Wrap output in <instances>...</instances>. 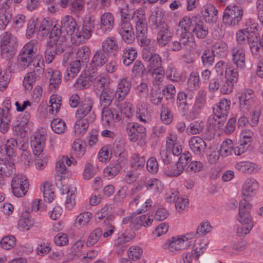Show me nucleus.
I'll use <instances>...</instances> for the list:
<instances>
[{
  "label": "nucleus",
  "mask_w": 263,
  "mask_h": 263,
  "mask_svg": "<svg viewBox=\"0 0 263 263\" xmlns=\"http://www.w3.org/2000/svg\"><path fill=\"white\" fill-rule=\"evenodd\" d=\"M36 50V42L35 40L30 41L24 46L18 58L17 65L21 70L31 65V62L37 59L35 57Z\"/></svg>",
  "instance_id": "nucleus-1"
},
{
  "label": "nucleus",
  "mask_w": 263,
  "mask_h": 263,
  "mask_svg": "<svg viewBox=\"0 0 263 263\" xmlns=\"http://www.w3.org/2000/svg\"><path fill=\"white\" fill-rule=\"evenodd\" d=\"M16 38L10 33L6 32L2 36L1 47L2 57L6 60H11L15 54L17 45Z\"/></svg>",
  "instance_id": "nucleus-2"
},
{
  "label": "nucleus",
  "mask_w": 263,
  "mask_h": 263,
  "mask_svg": "<svg viewBox=\"0 0 263 263\" xmlns=\"http://www.w3.org/2000/svg\"><path fill=\"white\" fill-rule=\"evenodd\" d=\"M243 13L242 8L239 5L228 6L223 11V22L228 26H234L241 21Z\"/></svg>",
  "instance_id": "nucleus-3"
},
{
  "label": "nucleus",
  "mask_w": 263,
  "mask_h": 263,
  "mask_svg": "<svg viewBox=\"0 0 263 263\" xmlns=\"http://www.w3.org/2000/svg\"><path fill=\"white\" fill-rule=\"evenodd\" d=\"M95 25L94 20L90 17H85L83 22L81 32L77 31L75 35L71 37L72 44L79 45L88 40L92 35Z\"/></svg>",
  "instance_id": "nucleus-4"
},
{
  "label": "nucleus",
  "mask_w": 263,
  "mask_h": 263,
  "mask_svg": "<svg viewBox=\"0 0 263 263\" xmlns=\"http://www.w3.org/2000/svg\"><path fill=\"white\" fill-rule=\"evenodd\" d=\"M93 102L89 99L83 101L76 112L77 119H82L93 122L96 119L95 111L92 110Z\"/></svg>",
  "instance_id": "nucleus-5"
},
{
  "label": "nucleus",
  "mask_w": 263,
  "mask_h": 263,
  "mask_svg": "<svg viewBox=\"0 0 263 263\" xmlns=\"http://www.w3.org/2000/svg\"><path fill=\"white\" fill-rule=\"evenodd\" d=\"M28 186V182L26 176L17 174L13 177L11 181V189L15 196L20 197L24 196L27 192Z\"/></svg>",
  "instance_id": "nucleus-6"
},
{
  "label": "nucleus",
  "mask_w": 263,
  "mask_h": 263,
  "mask_svg": "<svg viewBox=\"0 0 263 263\" xmlns=\"http://www.w3.org/2000/svg\"><path fill=\"white\" fill-rule=\"evenodd\" d=\"M60 35L61 31L56 28H53L49 34L46 49L45 51V60L48 63H51L54 60L55 55L57 54L54 51V44L58 41Z\"/></svg>",
  "instance_id": "nucleus-7"
},
{
  "label": "nucleus",
  "mask_w": 263,
  "mask_h": 263,
  "mask_svg": "<svg viewBox=\"0 0 263 263\" xmlns=\"http://www.w3.org/2000/svg\"><path fill=\"white\" fill-rule=\"evenodd\" d=\"M252 206L245 199L241 200L239 202L238 220L241 224L253 226L252 218L250 213Z\"/></svg>",
  "instance_id": "nucleus-8"
},
{
  "label": "nucleus",
  "mask_w": 263,
  "mask_h": 263,
  "mask_svg": "<svg viewBox=\"0 0 263 263\" xmlns=\"http://www.w3.org/2000/svg\"><path fill=\"white\" fill-rule=\"evenodd\" d=\"M4 105L6 109L0 108V131L3 134L6 133L9 130L12 119L10 113L11 108L10 100H5Z\"/></svg>",
  "instance_id": "nucleus-9"
},
{
  "label": "nucleus",
  "mask_w": 263,
  "mask_h": 263,
  "mask_svg": "<svg viewBox=\"0 0 263 263\" xmlns=\"http://www.w3.org/2000/svg\"><path fill=\"white\" fill-rule=\"evenodd\" d=\"M253 91L246 90L239 97L240 110L243 115H248L252 110L253 104Z\"/></svg>",
  "instance_id": "nucleus-10"
},
{
  "label": "nucleus",
  "mask_w": 263,
  "mask_h": 263,
  "mask_svg": "<svg viewBox=\"0 0 263 263\" xmlns=\"http://www.w3.org/2000/svg\"><path fill=\"white\" fill-rule=\"evenodd\" d=\"M163 248L170 252L175 254L180 250L187 248V245L184 244V241L179 236L172 237L168 239L163 245Z\"/></svg>",
  "instance_id": "nucleus-11"
},
{
  "label": "nucleus",
  "mask_w": 263,
  "mask_h": 263,
  "mask_svg": "<svg viewBox=\"0 0 263 263\" xmlns=\"http://www.w3.org/2000/svg\"><path fill=\"white\" fill-rule=\"evenodd\" d=\"M97 71V69L96 68H92L91 70H89L88 73L86 72H82L74 84V86L79 89L88 88L91 85L93 77L96 75Z\"/></svg>",
  "instance_id": "nucleus-12"
},
{
  "label": "nucleus",
  "mask_w": 263,
  "mask_h": 263,
  "mask_svg": "<svg viewBox=\"0 0 263 263\" xmlns=\"http://www.w3.org/2000/svg\"><path fill=\"white\" fill-rule=\"evenodd\" d=\"M61 34L63 32L69 35L73 36L76 31L78 30L77 23L75 19L71 16L65 15L61 21Z\"/></svg>",
  "instance_id": "nucleus-13"
},
{
  "label": "nucleus",
  "mask_w": 263,
  "mask_h": 263,
  "mask_svg": "<svg viewBox=\"0 0 263 263\" xmlns=\"http://www.w3.org/2000/svg\"><path fill=\"white\" fill-rule=\"evenodd\" d=\"M193 33L200 39H204L209 33L208 28L200 15L193 16Z\"/></svg>",
  "instance_id": "nucleus-14"
},
{
  "label": "nucleus",
  "mask_w": 263,
  "mask_h": 263,
  "mask_svg": "<svg viewBox=\"0 0 263 263\" xmlns=\"http://www.w3.org/2000/svg\"><path fill=\"white\" fill-rule=\"evenodd\" d=\"M118 32L126 43H132L135 39L133 26L129 22H120L118 27Z\"/></svg>",
  "instance_id": "nucleus-15"
},
{
  "label": "nucleus",
  "mask_w": 263,
  "mask_h": 263,
  "mask_svg": "<svg viewBox=\"0 0 263 263\" xmlns=\"http://www.w3.org/2000/svg\"><path fill=\"white\" fill-rule=\"evenodd\" d=\"M46 141L45 136L40 132L34 133L31 140V145L34 155L40 156L43 153Z\"/></svg>",
  "instance_id": "nucleus-16"
},
{
  "label": "nucleus",
  "mask_w": 263,
  "mask_h": 263,
  "mask_svg": "<svg viewBox=\"0 0 263 263\" xmlns=\"http://www.w3.org/2000/svg\"><path fill=\"white\" fill-rule=\"evenodd\" d=\"M206 92L204 90H200L198 91L192 109L190 112V114L193 118H196L204 108L206 104Z\"/></svg>",
  "instance_id": "nucleus-17"
},
{
  "label": "nucleus",
  "mask_w": 263,
  "mask_h": 263,
  "mask_svg": "<svg viewBox=\"0 0 263 263\" xmlns=\"http://www.w3.org/2000/svg\"><path fill=\"white\" fill-rule=\"evenodd\" d=\"M128 129L129 139L135 142L138 140L143 139L146 136V128L137 123H134Z\"/></svg>",
  "instance_id": "nucleus-18"
},
{
  "label": "nucleus",
  "mask_w": 263,
  "mask_h": 263,
  "mask_svg": "<svg viewBox=\"0 0 263 263\" xmlns=\"http://www.w3.org/2000/svg\"><path fill=\"white\" fill-rule=\"evenodd\" d=\"M173 37V33L166 24H163L157 36V42L159 46H166Z\"/></svg>",
  "instance_id": "nucleus-19"
},
{
  "label": "nucleus",
  "mask_w": 263,
  "mask_h": 263,
  "mask_svg": "<svg viewBox=\"0 0 263 263\" xmlns=\"http://www.w3.org/2000/svg\"><path fill=\"white\" fill-rule=\"evenodd\" d=\"M232 56L233 63L237 68L243 69L246 67V53L245 50L239 47L235 46L232 49Z\"/></svg>",
  "instance_id": "nucleus-20"
},
{
  "label": "nucleus",
  "mask_w": 263,
  "mask_h": 263,
  "mask_svg": "<svg viewBox=\"0 0 263 263\" xmlns=\"http://www.w3.org/2000/svg\"><path fill=\"white\" fill-rule=\"evenodd\" d=\"M101 49L109 55H116L119 50L116 38L114 36L106 37L102 43Z\"/></svg>",
  "instance_id": "nucleus-21"
},
{
  "label": "nucleus",
  "mask_w": 263,
  "mask_h": 263,
  "mask_svg": "<svg viewBox=\"0 0 263 263\" xmlns=\"http://www.w3.org/2000/svg\"><path fill=\"white\" fill-rule=\"evenodd\" d=\"M258 189V182L254 178H248L242 186L241 194L243 199L251 197Z\"/></svg>",
  "instance_id": "nucleus-22"
},
{
  "label": "nucleus",
  "mask_w": 263,
  "mask_h": 263,
  "mask_svg": "<svg viewBox=\"0 0 263 263\" xmlns=\"http://www.w3.org/2000/svg\"><path fill=\"white\" fill-rule=\"evenodd\" d=\"M137 38L141 46H147L151 40L147 37V26L146 22L135 25Z\"/></svg>",
  "instance_id": "nucleus-23"
},
{
  "label": "nucleus",
  "mask_w": 263,
  "mask_h": 263,
  "mask_svg": "<svg viewBox=\"0 0 263 263\" xmlns=\"http://www.w3.org/2000/svg\"><path fill=\"white\" fill-rule=\"evenodd\" d=\"M130 86L131 82L129 78H125L120 80L116 92L118 101H121L124 99L130 91Z\"/></svg>",
  "instance_id": "nucleus-24"
},
{
  "label": "nucleus",
  "mask_w": 263,
  "mask_h": 263,
  "mask_svg": "<svg viewBox=\"0 0 263 263\" xmlns=\"http://www.w3.org/2000/svg\"><path fill=\"white\" fill-rule=\"evenodd\" d=\"M46 77H50L49 87L51 90L57 89L61 83V74L59 71H54L52 68L46 69L45 72Z\"/></svg>",
  "instance_id": "nucleus-25"
},
{
  "label": "nucleus",
  "mask_w": 263,
  "mask_h": 263,
  "mask_svg": "<svg viewBox=\"0 0 263 263\" xmlns=\"http://www.w3.org/2000/svg\"><path fill=\"white\" fill-rule=\"evenodd\" d=\"M102 118L103 121H105L108 124L110 122H118L120 120L119 115V108L117 106V108L112 110L107 106H103L102 112Z\"/></svg>",
  "instance_id": "nucleus-26"
},
{
  "label": "nucleus",
  "mask_w": 263,
  "mask_h": 263,
  "mask_svg": "<svg viewBox=\"0 0 263 263\" xmlns=\"http://www.w3.org/2000/svg\"><path fill=\"white\" fill-rule=\"evenodd\" d=\"M153 221V219L145 215L137 216L135 213H133V219L130 222V227L135 230H138L142 226H149L152 224Z\"/></svg>",
  "instance_id": "nucleus-27"
},
{
  "label": "nucleus",
  "mask_w": 263,
  "mask_h": 263,
  "mask_svg": "<svg viewBox=\"0 0 263 263\" xmlns=\"http://www.w3.org/2000/svg\"><path fill=\"white\" fill-rule=\"evenodd\" d=\"M114 25V17L110 12H105L100 16V28L103 33L110 32Z\"/></svg>",
  "instance_id": "nucleus-28"
},
{
  "label": "nucleus",
  "mask_w": 263,
  "mask_h": 263,
  "mask_svg": "<svg viewBox=\"0 0 263 263\" xmlns=\"http://www.w3.org/2000/svg\"><path fill=\"white\" fill-rule=\"evenodd\" d=\"M247 39L253 57L257 60H260L262 55V52L260 48L261 46L258 43V37L257 34H255L254 36H247Z\"/></svg>",
  "instance_id": "nucleus-29"
},
{
  "label": "nucleus",
  "mask_w": 263,
  "mask_h": 263,
  "mask_svg": "<svg viewBox=\"0 0 263 263\" xmlns=\"http://www.w3.org/2000/svg\"><path fill=\"white\" fill-rule=\"evenodd\" d=\"M189 143L191 150L196 155H200L203 152L206 147L205 142L199 136L192 137Z\"/></svg>",
  "instance_id": "nucleus-30"
},
{
  "label": "nucleus",
  "mask_w": 263,
  "mask_h": 263,
  "mask_svg": "<svg viewBox=\"0 0 263 263\" xmlns=\"http://www.w3.org/2000/svg\"><path fill=\"white\" fill-rule=\"evenodd\" d=\"M54 28L59 29V28L57 27L55 25H53L51 18L49 17L45 18L40 23L38 28V35L42 36V38L46 37Z\"/></svg>",
  "instance_id": "nucleus-31"
},
{
  "label": "nucleus",
  "mask_w": 263,
  "mask_h": 263,
  "mask_svg": "<svg viewBox=\"0 0 263 263\" xmlns=\"http://www.w3.org/2000/svg\"><path fill=\"white\" fill-rule=\"evenodd\" d=\"M205 250L204 247H196L191 252H183L181 255L180 263H191L193 259H198L200 256L202 254Z\"/></svg>",
  "instance_id": "nucleus-32"
},
{
  "label": "nucleus",
  "mask_w": 263,
  "mask_h": 263,
  "mask_svg": "<svg viewBox=\"0 0 263 263\" xmlns=\"http://www.w3.org/2000/svg\"><path fill=\"white\" fill-rule=\"evenodd\" d=\"M202 13L206 23H215L217 20V10L212 5L207 4L205 5L203 7Z\"/></svg>",
  "instance_id": "nucleus-33"
},
{
  "label": "nucleus",
  "mask_w": 263,
  "mask_h": 263,
  "mask_svg": "<svg viewBox=\"0 0 263 263\" xmlns=\"http://www.w3.org/2000/svg\"><path fill=\"white\" fill-rule=\"evenodd\" d=\"M235 168L240 172L251 174L258 172L259 166L251 162L242 161L236 164Z\"/></svg>",
  "instance_id": "nucleus-34"
},
{
  "label": "nucleus",
  "mask_w": 263,
  "mask_h": 263,
  "mask_svg": "<svg viewBox=\"0 0 263 263\" xmlns=\"http://www.w3.org/2000/svg\"><path fill=\"white\" fill-rule=\"evenodd\" d=\"M108 55L102 49L98 50L94 53L91 63L96 69L97 67H101L107 62Z\"/></svg>",
  "instance_id": "nucleus-35"
},
{
  "label": "nucleus",
  "mask_w": 263,
  "mask_h": 263,
  "mask_svg": "<svg viewBox=\"0 0 263 263\" xmlns=\"http://www.w3.org/2000/svg\"><path fill=\"white\" fill-rule=\"evenodd\" d=\"M82 64L81 61L77 60L71 62L65 73L64 80L69 81L76 77L81 69Z\"/></svg>",
  "instance_id": "nucleus-36"
},
{
  "label": "nucleus",
  "mask_w": 263,
  "mask_h": 263,
  "mask_svg": "<svg viewBox=\"0 0 263 263\" xmlns=\"http://www.w3.org/2000/svg\"><path fill=\"white\" fill-rule=\"evenodd\" d=\"M109 78L104 74L96 77L94 80V90L96 93L99 91L109 88Z\"/></svg>",
  "instance_id": "nucleus-37"
},
{
  "label": "nucleus",
  "mask_w": 263,
  "mask_h": 263,
  "mask_svg": "<svg viewBox=\"0 0 263 263\" xmlns=\"http://www.w3.org/2000/svg\"><path fill=\"white\" fill-rule=\"evenodd\" d=\"M163 14L161 10L157 9L152 12L149 18V24L152 29H157L165 24L162 21Z\"/></svg>",
  "instance_id": "nucleus-38"
},
{
  "label": "nucleus",
  "mask_w": 263,
  "mask_h": 263,
  "mask_svg": "<svg viewBox=\"0 0 263 263\" xmlns=\"http://www.w3.org/2000/svg\"><path fill=\"white\" fill-rule=\"evenodd\" d=\"M15 172L14 163L4 159H0V174L3 176L10 177Z\"/></svg>",
  "instance_id": "nucleus-39"
},
{
  "label": "nucleus",
  "mask_w": 263,
  "mask_h": 263,
  "mask_svg": "<svg viewBox=\"0 0 263 263\" xmlns=\"http://www.w3.org/2000/svg\"><path fill=\"white\" fill-rule=\"evenodd\" d=\"M122 170L120 163L117 161L110 163L104 170V176L107 179L115 177Z\"/></svg>",
  "instance_id": "nucleus-40"
},
{
  "label": "nucleus",
  "mask_w": 263,
  "mask_h": 263,
  "mask_svg": "<svg viewBox=\"0 0 263 263\" xmlns=\"http://www.w3.org/2000/svg\"><path fill=\"white\" fill-rule=\"evenodd\" d=\"M230 101L223 99L213 107V112L221 116H224L227 118L229 110L230 108Z\"/></svg>",
  "instance_id": "nucleus-41"
},
{
  "label": "nucleus",
  "mask_w": 263,
  "mask_h": 263,
  "mask_svg": "<svg viewBox=\"0 0 263 263\" xmlns=\"http://www.w3.org/2000/svg\"><path fill=\"white\" fill-rule=\"evenodd\" d=\"M100 103L102 106H109L114 100L115 92V91L109 88L100 91Z\"/></svg>",
  "instance_id": "nucleus-42"
},
{
  "label": "nucleus",
  "mask_w": 263,
  "mask_h": 263,
  "mask_svg": "<svg viewBox=\"0 0 263 263\" xmlns=\"http://www.w3.org/2000/svg\"><path fill=\"white\" fill-rule=\"evenodd\" d=\"M166 148L171 152L174 156H179L182 152L181 146L177 141V138L175 136H170L166 140Z\"/></svg>",
  "instance_id": "nucleus-43"
},
{
  "label": "nucleus",
  "mask_w": 263,
  "mask_h": 263,
  "mask_svg": "<svg viewBox=\"0 0 263 263\" xmlns=\"http://www.w3.org/2000/svg\"><path fill=\"white\" fill-rule=\"evenodd\" d=\"M226 120L227 118L224 116H221L214 112L212 115L209 117L208 123L210 126L216 130L221 127Z\"/></svg>",
  "instance_id": "nucleus-44"
},
{
  "label": "nucleus",
  "mask_w": 263,
  "mask_h": 263,
  "mask_svg": "<svg viewBox=\"0 0 263 263\" xmlns=\"http://www.w3.org/2000/svg\"><path fill=\"white\" fill-rule=\"evenodd\" d=\"M137 56V50L133 48H126L123 50L122 55L123 63L125 66L130 65L136 59Z\"/></svg>",
  "instance_id": "nucleus-45"
},
{
  "label": "nucleus",
  "mask_w": 263,
  "mask_h": 263,
  "mask_svg": "<svg viewBox=\"0 0 263 263\" xmlns=\"http://www.w3.org/2000/svg\"><path fill=\"white\" fill-rule=\"evenodd\" d=\"M146 63L148 71L163 68L162 67L161 58L158 54L154 53L152 57H151L149 60Z\"/></svg>",
  "instance_id": "nucleus-46"
},
{
  "label": "nucleus",
  "mask_w": 263,
  "mask_h": 263,
  "mask_svg": "<svg viewBox=\"0 0 263 263\" xmlns=\"http://www.w3.org/2000/svg\"><path fill=\"white\" fill-rule=\"evenodd\" d=\"M92 217V214L88 212H85L79 215L75 220V227L81 229L86 226Z\"/></svg>",
  "instance_id": "nucleus-47"
},
{
  "label": "nucleus",
  "mask_w": 263,
  "mask_h": 263,
  "mask_svg": "<svg viewBox=\"0 0 263 263\" xmlns=\"http://www.w3.org/2000/svg\"><path fill=\"white\" fill-rule=\"evenodd\" d=\"M86 152L85 144L80 139L76 140L72 144V154L79 158L82 157Z\"/></svg>",
  "instance_id": "nucleus-48"
},
{
  "label": "nucleus",
  "mask_w": 263,
  "mask_h": 263,
  "mask_svg": "<svg viewBox=\"0 0 263 263\" xmlns=\"http://www.w3.org/2000/svg\"><path fill=\"white\" fill-rule=\"evenodd\" d=\"M184 167L178 163L170 164L165 168V174L169 177H175L179 176L183 171Z\"/></svg>",
  "instance_id": "nucleus-49"
},
{
  "label": "nucleus",
  "mask_w": 263,
  "mask_h": 263,
  "mask_svg": "<svg viewBox=\"0 0 263 263\" xmlns=\"http://www.w3.org/2000/svg\"><path fill=\"white\" fill-rule=\"evenodd\" d=\"M18 141L16 139L10 138L7 140L5 147L6 154L10 158L15 156Z\"/></svg>",
  "instance_id": "nucleus-50"
},
{
  "label": "nucleus",
  "mask_w": 263,
  "mask_h": 263,
  "mask_svg": "<svg viewBox=\"0 0 263 263\" xmlns=\"http://www.w3.org/2000/svg\"><path fill=\"white\" fill-rule=\"evenodd\" d=\"M71 163V161L67 156H63L59 158L55 166L57 173L58 174H66V165L70 166Z\"/></svg>",
  "instance_id": "nucleus-51"
},
{
  "label": "nucleus",
  "mask_w": 263,
  "mask_h": 263,
  "mask_svg": "<svg viewBox=\"0 0 263 263\" xmlns=\"http://www.w3.org/2000/svg\"><path fill=\"white\" fill-rule=\"evenodd\" d=\"M70 186L63 187L61 190L63 194H69L67 196L65 201V206L69 210L71 209L75 204V196L74 191Z\"/></svg>",
  "instance_id": "nucleus-52"
},
{
  "label": "nucleus",
  "mask_w": 263,
  "mask_h": 263,
  "mask_svg": "<svg viewBox=\"0 0 263 263\" xmlns=\"http://www.w3.org/2000/svg\"><path fill=\"white\" fill-rule=\"evenodd\" d=\"M12 19V14L6 10V7H2L0 9V28L4 29Z\"/></svg>",
  "instance_id": "nucleus-53"
},
{
  "label": "nucleus",
  "mask_w": 263,
  "mask_h": 263,
  "mask_svg": "<svg viewBox=\"0 0 263 263\" xmlns=\"http://www.w3.org/2000/svg\"><path fill=\"white\" fill-rule=\"evenodd\" d=\"M131 166L136 170L142 168L145 163V159L138 154H132L130 160Z\"/></svg>",
  "instance_id": "nucleus-54"
},
{
  "label": "nucleus",
  "mask_w": 263,
  "mask_h": 263,
  "mask_svg": "<svg viewBox=\"0 0 263 263\" xmlns=\"http://www.w3.org/2000/svg\"><path fill=\"white\" fill-rule=\"evenodd\" d=\"M90 54V50L88 47L83 46L78 50L76 60H79L82 63H87L89 61Z\"/></svg>",
  "instance_id": "nucleus-55"
},
{
  "label": "nucleus",
  "mask_w": 263,
  "mask_h": 263,
  "mask_svg": "<svg viewBox=\"0 0 263 263\" xmlns=\"http://www.w3.org/2000/svg\"><path fill=\"white\" fill-rule=\"evenodd\" d=\"M92 122L85 120L77 119L73 127L75 133L83 135L87 130L89 124Z\"/></svg>",
  "instance_id": "nucleus-56"
},
{
  "label": "nucleus",
  "mask_w": 263,
  "mask_h": 263,
  "mask_svg": "<svg viewBox=\"0 0 263 263\" xmlns=\"http://www.w3.org/2000/svg\"><path fill=\"white\" fill-rule=\"evenodd\" d=\"M145 186L148 190H152L157 194H159L163 189V184L160 180L157 179L147 181Z\"/></svg>",
  "instance_id": "nucleus-57"
},
{
  "label": "nucleus",
  "mask_w": 263,
  "mask_h": 263,
  "mask_svg": "<svg viewBox=\"0 0 263 263\" xmlns=\"http://www.w3.org/2000/svg\"><path fill=\"white\" fill-rule=\"evenodd\" d=\"M215 54L213 51L210 49L204 50L201 55V61L204 67L212 66L214 62Z\"/></svg>",
  "instance_id": "nucleus-58"
},
{
  "label": "nucleus",
  "mask_w": 263,
  "mask_h": 263,
  "mask_svg": "<svg viewBox=\"0 0 263 263\" xmlns=\"http://www.w3.org/2000/svg\"><path fill=\"white\" fill-rule=\"evenodd\" d=\"M204 124L202 121H196L191 123L186 128L187 134L196 135L199 134L203 129Z\"/></svg>",
  "instance_id": "nucleus-59"
},
{
  "label": "nucleus",
  "mask_w": 263,
  "mask_h": 263,
  "mask_svg": "<svg viewBox=\"0 0 263 263\" xmlns=\"http://www.w3.org/2000/svg\"><path fill=\"white\" fill-rule=\"evenodd\" d=\"M177 104L182 112L185 113L189 109V105L186 101V95L184 92H179L177 95Z\"/></svg>",
  "instance_id": "nucleus-60"
},
{
  "label": "nucleus",
  "mask_w": 263,
  "mask_h": 263,
  "mask_svg": "<svg viewBox=\"0 0 263 263\" xmlns=\"http://www.w3.org/2000/svg\"><path fill=\"white\" fill-rule=\"evenodd\" d=\"M103 234L101 228H98L95 229L89 235L86 242V246L90 247L96 244Z\"/></svg>",
  "instance_id": "nucleus-61"
},
{
  "label": "nucleus",
  "mask_w": 263,
  "mask_h": 263,
  "mask_svg": "<svg viewBox=\"0 0 263 263\" xmlns=\"http://www.w3.org/2000/svg\"><path fill=\"white\" fill-rule=\"evenodd\" d=\"M42 190L44 200L48 203L51 202L54 198V192L52 190V185L49 183H45Z\"/></svg>",
  "instance_id": "nucleus-62"
},
{
  "label": "nucleus",
  "mask_w": 263,
  "mask_h": 263,
  "mask_svg": "<svg viewBox=\"0 0 263 263\" xmlns=\"http://www.w3.org/2000/svg\"><path fill=\"white\" fill-rule=\"evenodd\" d=\"M193 17L191 18L187 16L183 17L178 24L179 28L177 29L178 34L182 32H189L190 27L191 25H193Z\"/></svg>",
  "instance_id": "nucleus-63"
},
{
  "label": "nucleus",
  "mask_w": 263,
  "mask_h": 263,
  "mask_svg": "<svg viewBox=\"0 0 263 263\" xmlns=\"http://www.w3.org/2000/svg\"><path fill=\"white\" fill-rule=\"evenodd\" d=\"M233 149L232 141L230 139H228L223 141L221 145L219 153L222 157H227L232 154Z\"/></svg>",
  "instance_id": "nucleus-64"
}]
</instances>
